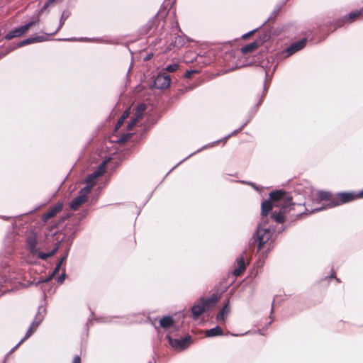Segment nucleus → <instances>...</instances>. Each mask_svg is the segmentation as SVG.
<instances>
[{"label": "nucleus", "instance_id": "f257e3e1", "mask_svg": "<svg viewBox=\"0 0 363 363\" xmlns=\"http://www.w3.org/2000/svg\"><path fill=\"white\" fill-rule=\"evenodd\" d=\"M268 201L271 202L272 208L273 206L279 208V212L274 211L272 213V218L279 223L284 222L285 214L296 206L291 201V197L281 190L272 191L269 194V200Z\"/></svg>", "mask_w": 363, "mask_h": 363}, {"label": "nucleus", "instance_id": "f03ea898", "mask_svg": "<svg viewBox=\"0 0 363 363\" xmlns=\"http://www.w3.org/2000/svg\"><path fill=\"white\" fill-rule=\"evenodd\" d=\"M272 210V203L269 201H264L261 205V220L257 230L250 240V244L257 243V249L260 250L263 245L270 239L272 232L267 225V213Z\"/></svg>", "mask_w": 363, "mask_h": 363}, {"label": "nucleus", "instance_id": "7ed1b4c3", "mask_svg": "<svg viewBox=\"0 0 363 363\" xmlns=\"http://www.w3.org/2000/svg\"><path fill=\"white\" fill-rule=\"evenodd\" d=\"M111 159L106 155H99V160L92 157V164H96V169L92 171V191L95 190L99 194L101 189L106 185V182L104 180H99V179L106 172V165Z\"/></svg>", "mask_w": 363, "mask_h": 363}, {"label": "nucleus", "instance_id": "20e7f679", "mask_svg": "<svg viewBox=\"0 0 363 363\" xmlns=\"http://www.w3.org/2000/svg\"><path fill=\"white\" fill-rule=\"evenodd\" d=\"M334 197L328 191H320L317 192L314 204H317V206H310L308 203L306 207V211L311 213L318 212L330 207H326L325 206L333 199Z\"/></svg>", "mask_w": 363, "mask_h": 363}, {"label": "nucleus", "instance_id": "39448f33", "mask_svg": "<svg viewBox=\"0 0 363 363\" xmlns=\"http://www.w3.org/2000/svg\"><path fill=\"white\" fill-rule=\"evenodd\" d=\"M218 297L213 294L208 298H201L199 303L195 304L191 308V313L194 319H197L206 310H208L212 305L218 301Z\"/></svg>", "mask_w": 363, "mask_h": 363}, {"label": "nucleus", "instance_id": "423d86ee", "mask_svg": "<svg viewBox=\"0 0 363 363\" xmlns=\"http://www.w3.org/2000/svg\"><path fill=\"white\" fill-rule=\"evenodd\" d=\"M357 199V195L355 192H340L337 194L333 200L328 203L326 207H335L346 203H349Z\"/></svg>", "mask_w": 363, "mask_h": 363}, {"label": "nucleus", "instance_id": "0eeeda50", "mask_svg": "<svg viewBox=\"0 0 363 363\" xmlns=\"http://www.w3.org/2000/svg\"><path fill=\"white\" fill-rule=\"evenodd\" d=\"M90 189L91 188L88 184L84 189L80 191L79 195L75 199H74L69 203V207L72 210H77L79 208V206H81L83 203L88 201V194L89 193Z\"/></svg>", "mask_w": 363, "mask_h": 363}, {"label": "nucleus", "instance_id": "6e6552de", "mask_svg": "<svg viewBox=\"0 0 363 363\" xmlns=\"http://www.w3.org/2000/svg\"><path fill=\"white\" fill-rule=\"evenodd\" d=\"M38 20L35 21H31L23 26H21L19 28H17L16 29L12 30L10 31L6 36L5 39L7 40H10L14 38L20 37L28 32L29 28L34 26L35 24L38 23Z\"/></svg>", "mask_w": 363, "mask_h": 363}, {"label": "nucleus", "instance_id": "1a4fd4ad", "mask_svg": "<svg viewBox=\"0 0 363 363\" xmlns=\"http://www.w3.org/2000/svg\"><path fill=\"white\" fill-rule=\"evenodd\" d=\"M169 345L175 350H182L187 347L189 342V337L174 339L169 335H167Z\"/></svg>", "mask_w": 363, "mask_h": 363}, {"label": "nucleus", "instance_id": "9d476101", "mask_svg": "<svg viewBox=\"0 0 363 363\" xmlns=\"http://www.w3.org/2000/svg\"><path fill=\"white\" fill-rule=\"evenodd\" d=\"M171 79L169 77L165 74H160L154 80V86L158 89H164L169 87Z\"/></svg>", "mask_w": 363, "mask_h": 363}, {"label": "nucleus", "instance_id": "9b49d317", "mask_svg": "<svg viewBox=\"0 0 363 363\" xmlns=\"http://www.w3.org/2000/svg\"><path fill=\"white\" fill-rule=\"evenodd\" d=\"M306 44V40L305 39H302L299 41L295 42L292 43L289 48L286 50V53L287 56H290L295 53L297 51H299L303 48L305 47Z\"/></svg>", "mask_w": 363, "mask_h": 363}, {"label": "nucleus", "instance_id": "f8f14e48", "mask_svg": "<svg viewBox=\"0 0 363 363\" xmlns=\"http://www.w3.org/2000/svg\"><path fill=\"white\" fill-rule=\"evenodd\" d=\"M62 203H57L53 208L50 209L47 213L43 215L42 219L46 222L50 218L55 217L62 209Z\"/></svg>", "mask_w": 363, "mask_h": 363}, {"label": "nucleus", "instance_id": "ddd939ff", "mask_svg": "<svg viewBox=\"0 0 363 363\" xmlns=\"http://www.w3.org/2000/svg\"><path fill=\"white\" fill-rule=\"evenodd\" d=\"M248 121L245 122L244 124L242 125L240 128H239L237 130H235L232 133L229 134L228 135L225 136L224 138L221 140H218L217 141L213 142L207 145H205L201 148V150H204L207 147H213L214 145L218 144L220 141L226 142L232 135L237 134L238 133L240 132L242 128L247 125Z\"/></svg>", "mask_w": 363, "mask_h": 363}, {"label": "nucleus", "instance_id": "4468645a", "mask_svg": "<svg viewBox=\"0 0 363 363\" xmlns=\"http://www.w3.org/2000/svg\"><path fill=\"white\" fill-rule=\"evenodd\" d=\"M230 311L228 302H227L222 308L220 311L216 315V321L219 323H223L225 320V316H227Z\"/></svg>", "mask_w": 363, "mask_h": 363}, {"label": "nucleus", "instance_id": "2eb2a0df", "mask_svg": "<svg viewBox=\"0 0 363 363\" xmlns=\"http://www.w3.org/2000/svg\"><path fill=\"white\" fill-rule=\"evenodd\" d=\"M237 268L234 270L233 274L235 276H240L246 268V264L243 257H238L236 260Z\"/></svg>", "mask_w": 363, "mask_h": 363}, {"label": "nucleus", "instance_id": "dca6fc26", "mask_svg": "<svg viewBox=\"0 0 363 363\" xmlns=\"http://www.w3.org/2000/svg\"><path fill=\"white\" fill-rule=\"evenodd\" d=\"M205 335L208 337L221 336L223 335V330L220 327L216 326L215 328L206 330Z\"/></svg>", "mask_w": 363, "mask_h": 363}, {"label": "nucleus", "instance_id": "f3484780", "mask_svg": "<svg viewBox=\"0 0 363 363\" xmlns=\"http://www.w3.org/2000/svg\"><path fill=\"white\" fill-rule=\"evenodd\" d=\"M174 320L170 316H164L160 320V327L163 329H167L173 325Z\"/></svg>", "mask_w": 363, "mask_h": 363}, {"label": "nucleus", "instance_id": "a211bd4d", "mask_svg": "<svg viewBox=\"0 0 363 363\" xmlns=\"http://www.w3.org/2000/svg\"><path fill=\"white\" fill-rule=\"evenodd\" d=\"M43 38L42 36H38L35 38H28V39H26V40L20 42L18 45V47L21 48V47H23V46L28 45V44H31V43H37V42H41V41H43Z\"/></svg>", "mask_w": 363, "mask_h": 363}, {"label": "nucleus", "instance_id": "6ab92c4d", "mask_svg": "<svg viewBox=\"0 0 363 363\" xmlns=\"http://www.w3.org/2000/svg\"><path fill=\"white\" fill-rule=\"evenodd\" d=\"M258 47V44L257 42H252V43H250L245 46H243L242 48H241V51L243 54H247V53H249V52H252L253 50H255Z\"/></svg>", "mask_w": 363, "mask_h": 363}, {"label": "nucleus", "instance_id": "aec40b11", "mask_svg": "<svg viewBox=\"0 0 363 363\" xmlns=\"http://www.w3.org/2000/svg\"><path fill=\"white\" fill-rule=\"evenodd\" d=\"M40 321L41 320H35L32 323L28 332L26 333V335L24 339L28 338L36 330L37 328L40 325Z\"/></svg>", "mask_w": 363, "mask_h": 363}, {"label": "nucleus", "instance_id": "412c9836", "mask_svg": "<svg viewBox=\"0 0 363 363\" xmlns=\"http://www.w3.org/2000/svg\"><path fill=\"white\" fill-rule=\"evenodd\" d=\"M130 113V109L128 108L126 109L121 116V118L118 119L116 125V129H118L121 127V125L123 123L124 121L129 116Z\"/></svg>", "mask_w": 363, "mask_h": 363}, {"label": "nucleus", "instance_id": "4be33fe9", "mask_svg": "<svg viewBox=\"0 0 363 363\" xmlns=\"http://www.w3.org/2000/svg\"><path fill=\"white\" fill-rule=\"evenodd\" d=\"M145 109H146L145 104H139L136 108L135 117L138 118L139 120H140L143 117V113L145 112Z\"/></svg>", "mask_w": 363, "mask_h": 363}, {"label": "nucleus", "instance_id": "5701e85b", "mask_svg": "<svg viewBox=\"0 0 363 363\" xmlns=\"http://www.w3.org/2000/svg\"><path fill=\"white\" fill-rule=\"evenodd\" d=\"M362 14H363V8L360 10H357V11L350 12L348 14V19H350V21H354V19H356L357 18H358L359 16H361Z\"/></svg>", "mask_w": 363, "mask_h": 363}, {"label": "nucleus", "instance_id": "b1692460", "mask_svg": "<svg viewBox=\"0 0 363 363\" xmlns=\"http://www.w3.org/2000/svg\"><path fill=\"white\" fill-rule=\"evenodd\" d=\"M184 43V39L182 37L179 36V37L176 38L174 43H171V45H173L174 47L179 48V47L182 46Z\"/></svg>", "mask_w": 363, "mask_h": 363}, {"label": "nucleus", "instance_id": "393cba45", "mask_svg": "<svg viewBox=\"0 0 363 363\" xmlns=\"http://www.w3.org/2000/svg\"><path fill=\"white\" fill-rule=\"evenodd\" d=\"M57 250V247L55 248L50 253H48V254H45V253H43V252H40L39 255H38V257L40 258V259H46L50 256H52V255H54Z\"/></svg>", "mask_w": 363, "mask_h": 363}, {"label": "nucleus", "instance_id": "a878e982", "mask_svg": "<svg viewBox=\"0 0 363 363\" xmlns=\"http://www.w3.org/2000/svg\"><path fill=\"white\" fill-rule=\"evenodd\" d=\"M139 121L140 120L135 117L133 119H132L130 122L128 123V124L127 125V130H131Z\"/></svg>", "mask_w": 363, "mask_h": 363}, {"label": "nucleus", "instance_id": "bb28decb", "mask_svg": "<svg viewBox=\"0 0 363 363\" xmlns=\"http://www.w3.org/2000/svg\"><path fill=\"white\" fill-rule=\"evenodd\" d=\"M179 67V65L177 64H172L166 67V70L169 72H175Z\"/></svg>", "mask_w": 363, "mask_h": 363}, {"label": "nucleus", "instance_id": "cd10ccee", "mask_svg": "<svg viewBox=\"0 0 363 363\" xmlns=\"http://www.w3.org/2000/svg\"><path fill=\"white\" fill-rule=\"evenodd\" d=\"M257 30H258V28L254 29V30H251V31H250V32H248V33H247L244 34V35L242 36V38L243 39H246V38H247L248 37H250V35H252V34H254V33H255Z\"/></svg>", "mask_w": 363, "mask_h": 363}, {"label": "nucleus", "instance_id": "c85d7f7f", "mask_svg": "<svg viewBox=\"0 0 363 363\" xmlns=\"http://www.w3.org/2000/svg\"><path fill=\"white\" fill-rule=\"evenodd\" d=\"M196 72H197V71H195V70H188L185 73V77L186 78H191L192 74H194V73H196Z\"/></svg>", "mask_w": 363, "mask_h": 363}, {"label": "nucleus", "instance_id": "c756f323", "mask_svg": "<svg viewBox=\"0 0 363 363\" xmlns=\"http://www.w3.org/2000/svg\"><path fill=\"white\" fill-rule=\"evenodd\" d=\"M55 0H48L45 5L43 6L41 11L45 10L46 8L49 6V5L52 4L53 2H55Z\"/></svg>", "mask_w": 363, "mask_h": 363}, {"label": "nucleus", "instance_id": "7c9ffc66", "mask_svg": "<svg viewBox=\"0 0 363 363\" xmlns=\"http://www.w3.org/2000/svg\"><path fill=\"white\" fill-rule=\"evenodd\" d=\"M72 363H81V358L79 356L77 355L74 357V359H73V362Z\"/></svg>", "mask_w": 363, "mask_h": 363}, {"label": "nucleus", "instance_id": "2f4dec72", "mask_svg": "<svg viewBox=\"0 0 363 363\" xmlns=\"http://www.w3.org/2000/svg\"><path fill=\"white\" fill-rule=\"evenodd\" d=\"M65 259V257H62L60 262V263L57 264L56 269H55V271L57 270H59L60 269V264L64 262V260Z\"/></svg>", "mask_w": 363, "mask_h": 363}, {"label": "nucleus", "instance_id": "473e14b6", "mask_svg": "<svg viewBox=\"0 0 363 363\" xmlns=\"http://www.w3.org/2000/svg\"><path fill=\"white\" fill-rule=\"evenodd\" d=\"M357 199L359 198H363V190L359 191L358 193H356Z\"/></svg>", "mask_w": 363, "mask_h": 363}, {"label": "nucleus", "instance_id": "72a5a7b5", "mask_svg": "<svg viewBox=\"0 0 363 363\" xmlns=\"http://www.w3.org/2000/svg\"><path fill=\"white\" fill-rule=\"evenodd\" d=\"M201 150V149H199V150H198L196 151V152H200ZM195 153H196V152H195L191 153L190 155H189L187 157H186V158L184 159V160H185L186 159L189 158V157L192 156V155H193L194 154H195ZM183 161H184V160H183L182 161H181L179 163H177V166H178V165H179V164H180V163H182Z\"/></svg>", "mask_w": 363, "mask_h": 363}, {"label": "nucleus", "instance_id": "f704fd0d", "mask_svg": "<svg viewBox=\"0 0 363 363\" xmlns=\"http://www.w3.org/2000/svg\"><path fill=\"white\" fill-rule=\"evenodd\" d=\"M64 280H65L64 275L58 277V282L59 283L62 284L64 281Z\"/></svg>", "mask_w": 363, "mask_h": 363}, {"label": "nucleus", "instance_id": "c9c22d12", "mask_svg": "<svg viewBox=\"0 0 363 363\" xmlns=\"http://www.w3.org/2000/svg\"><path fill=\"white\" fill-rule=\"evenodd\" d=\"M249 185H250L251 186H252L254 189H255L256 190L258 189V188L256 186L255 184L254 183H252V182H248L247 183Z\"/></svg>", "mask_w": 363, "mask_h": 363}, {"label": "nucleus", "instance_id": "e433bc0d", "mask_svg": "<svg viewBox=\"0 0 363 363\" xmlns=\"http://www.w3.org/2000/svg\"><path fill=\"white\" fill-rule=\"evenodd\" d=\"M4 56V53H0V58H1L2 57Z\"/></svg>", "mask_w": 363, "mask_h": 363}, {"label": "nucleus", "instance_id": "4c0bfd02", "mask_svg": "<svg viewBox=\"0 0 363 363\" xmlns=\"http://www.w3.org/2000/svg\"><path fill=\"white\" fill-rule=\"evenodd\" d=\"M273 305H274V302L272 303V310H271V311H272H272H273V310H274V308H273L274 306H273Z\"/></svg>", "mask_w": 363, "mask_h": 363}, {"label": "nucleus", "instance_id": "58836bf2", "mask_svg": "<svg viewBox=\"0 0 363 363\" xmlns=\"http://www.w3.org/2000/svg\"><path fill=\"white\" fill-rule=\"evenodd\" d=\"M90 177H91V176H90V175H89V176H88V177H86V179H87V180H89Z\"/></svg>", "mask_w": 363, "mask_h": 363}, {"label": "nucleus", "instance_id": "ea45409f", "mask_svg": "<svg viewBox=\"0 0 363 363\" xmlns=\"http://www.w3.org/2000/svg\"><path fill=\"white\" fill-rule=\"evenodd\" d=\"M91 199H92V201L94 200V196L93 195H92Z\"/></svg>", "mask_w": 363, "mask_h": 363}]
</instances>
